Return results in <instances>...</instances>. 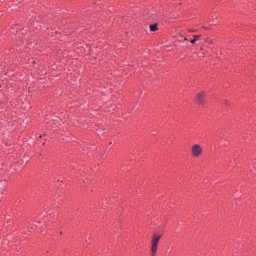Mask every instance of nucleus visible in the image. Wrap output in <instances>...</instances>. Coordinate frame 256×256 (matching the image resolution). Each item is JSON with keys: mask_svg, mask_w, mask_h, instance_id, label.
Listing matches in <instances>:
<instances>
[{"mask_svg": "<svg viewBox=\"0 0 256 256\" xmlns=\"http://www.w3.org/2000/svg\"><path fill=\"white\" fill-rule=\"evenodd\" d=\"M190 33H195V30H189Z\"/></svg>", "mask_w": 256, "mask_h": 256, "instance_id": "obj_7", "label": "nucleus"}, {"mask_svg": "<svg viewBox=\"0 0 256 256\" xmlns=\"http://www.w3.org/2000/svg\"><path fill=\"white\" fill-rule=\"evenodd\" d=\"M195 102L197 105H205V92L198 93Z\"/></svg>", "mask_w": 256, "mask_h": 256, "instance_id": "obj_3", "label": "nucleus"}, {"mask_svg": "<svg viewBox=\"0 0 256 256\" xmlns=\"http://www.w3.org/2000/svg\"><path fill=\"white\" fill-rule=\"evenodd\" d=\"M227 103H229V101H228V100H225V101H224V105H227Z\"/></svg>", "mask_w": 256, "mask_h": 256, "instance_id": "obj_6", "label": "nucleus"}, {"mask_svg": "<svg viewBox=\"0 0 256 256\" xmlns=\"http://www.w3.org/2000/svg\"><path fill=\"white\" fill-rule=\"evenodd\" d=\"M161 237H163L161 233H154L151 237L150 251L152 256L157 255V251L159 249V241H161Z\"/></svg>", "mask_w": 256, "mask_h": 256, "instance_id": "obj_1", "label": "nucleus"}, {"mask_svg": "<svg viewBox=\"0 0 256 256\" xmlns=\"http://www.w3.org/2000/svg\"><path fill=\"white\" fill-rule=\"evenodd\" d=\"M158 29H159V28H158L157 24H151V25H150V31L155 32V31H157Z\"/></svg>", "mask_w": 256, "mask_h": 256, "instance_id": "obj_5", "label": "nucleus"}, {"mask_svg": "<svg viewBox=\"0 0 256 256\" xmlns=\"http://www.w3.org/2000/svg\"><path fill=\"white\" fill-rule=\"evenodd\" d=\"M51 216H53V217H55V214L53 213V214H50Z\"/></svg>", "mask_w": 256, "mask_h": 256, "instance_id": "obj_9", "label": "nucleus"}, {"mask_svg": "<svg viewBox=\"0 0 256 256\" xmlns=\"http://www.w3.org/2000/svg\"><path fill=\"white\" fill-rule=\"evenodd\" d=\"M191 155L192 157H201V155H203V148L201 147V145L199 144H195L192 146L191 148Z\"/></svg>", "mask_w": 256, "mask_h": 256, "instance_id": "obj_2", "label": "nucleus"}, {"mask_svg": "<svg viewBox=\"0 0 256 256\" xmlns=\"http://www.w3.org/2000/svg\"><path fill=\"white\" fill-rule=\"evenodd\" d=\"M201 38V35H195L194 36V39H192L191 41H190V43L192 44V45H195L196 43H197V39H200Z\"/></svg>", "mask_w": 256, "mask_h": 256, "instance_id": "obj_4", "label": "nucleus"}, {"mask_svg": "<svg viewBox=\"0 0 256 256\" xmlns=\"http://www.w3.org/2000/svg\"><path fill=\"white\" fill-rule=\"evenodd\" d=\"M184 41H189L186 37L184 38Z\"/></svg>", "mask_w": 256, "mask_h": 256, "instance_id": "obj_8", "label": "nucleus"}]
</instances>
